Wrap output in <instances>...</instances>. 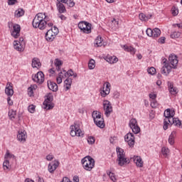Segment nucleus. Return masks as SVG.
<instances>
[{"label": "nucleus", "mask_w": 182, "mask_h": 182, "mask_svg": "<svg viewBox=\"0 0 182 182\" xmlns=\"http://www.w3.org/2000/svg\"><path fill=\"white\" fill-rule=\"evenodd\" d=\"M168 62L171 65L167 63V59H163V67L161 72L162 75H164V76H168L170 72H171V70L176 69V68H177V65L178 64V59H177V55H170L168 57Z\"/></svg>", "instance_id": "1"}, {"label": "nucleus", "mask_w": 182, "mask_h": 182, "mask_svg": "<svg viewBox=\"0 0 182 182\" xmlns=\"http://www.w3.org/2000/svg\"><path fill=\"white\" fill-rule=\"evenodd\" d=\"M46 14L38 13L33 20V28H38V29L43 31L46 28Z\"/></svg>", "instance_id": "2"}, {"label": "nucleus", "mask_w": 182, "mask_h": 182, "mask_svg": "<svg viewBox=\"0 0 182 182\" xmlns=\"http://www.w3.org/2000/svg\"><path fill=\"white\" fill-rule=\"evenodd\" d=\"M117 161L119 166H123L129 164V159L126 157L124 150L120 147H117Z\"/></svg>", "instance_id": "3"}, {"label": "nucleus", "mask_w": 182, "mask_h": 182, "mask_svg": "<svg viewBox=\"0 0 182 182\" xmlns=\"http://www.w3.org/2000/svg\"><path fill=\"white\" fill-rule=\"evenodd\" d=\"M70 76L76 77L77 76V74L75 73L73 70H69L68 72L65 70H63L58 73V75L56 77V82L58 85H60V83H62L63 79H66V77H70Z\"/></svg>", "instance_id": "4"}, {"label": "nucleus", "mask_w": 182, "mask_h": 182, "mask_svg": "<svg viewBox=\"0 0 182 182\" xmlns=\"http://www.w3.org/2000/svg\"><path fill=\"white\" fill-rule=\"evenodd\" d=\"M70 134L72 137H83L84 133L80 129V122H75L73 125H71L70 127Z\"/></svg>", "instance_id": "5"}, {"label": "nucleus", "mask_w": 182, "mask_h": 182, "mask_svg": "<svg viewBox=\"0 0 182 182\" xmlns=\"http://www.w3.org/2000/svg\"><path fill=\"white\" fill-rule=\"evenodd\" d=\"M92 118L94 120V123L100 127V129H105V119L103 117H102V113L97 111H94L92 112Z\"/></svg>", "instance_id": "6"}, {"label": "nucleus", "mask_w": 182, "mask_h": 182, "mask_svg": "<svg viewBox=\"0 0 182 182\" xmlns=\"http://www.w3.org/2000/svg\"><path fill=\"white\" fill-rule=\"evenodd\" d=\"M82 167L87 171H92V169L95 167V159L90 156H86L82 159Z\"/></svg>", "instance_id": "7"}, {"label": "nucleus", "mask_w": 182, "mask_h": 182, "mask_svg": "<svg viewBox=\"0 0 182 182\" xmlns=\"http://www.w3.org/2000/svg\"><path fill=\"white\" fill-rule=\"evenodd\" d=\"M59 33V29L56 26L51 27L46 33V39L49 42H52L55 38H56V35Z\"/></svg>", "instance_id": "8"}, {"label": "nucleus", "mask_w": 182, "mask_h": 182, "mask_svg": "<svg viewBox=\"0 0 182 182\" xmlns=\"http://www.w3.org/2000/svg\"><path fill=\"white\" fill-rule=\"evenodd\" d=\"M78 28L80 29L81 32L84 33H92V24L86 21H80L78 23Z\"/></svg>", "instance_id": "9"}, {"label": "nucleus", "mask_w": 182, "mask_h": 182, "mask_svg": "<svg viewBox=\"0 0 182 182\" xmlns=\"http://www.w3.org/2000/svg\"><path fill=\"white\" fill-rule=\"evenodd\" d=\"M129 127L132 129L134 134H139V133H140V127L137 123V119L132 118L131 120H129Z\"/></svg>", "instance_id": "10"}, {"label": "nucleus", "mask_w": 182, "mask_h": 182, "mask_svg": "<svg viewBox=\"0 0 182 182\" xmlns=\"http://www.w3.org/2000/svg\"><path fill=\"white\" fill-rule=\"evenodd\" d=\"M32 80L33 82H36V83L41 85V83L45 82V75L42 71H39L36 74L32 75Z\"/></svg>", "instance_id": "11"}, {"label": "nucleus", "mask_w": 182, "mask_h": 182, "mask_svg": "<svg viewBox=\"0 0 182 182\" xmlns=\"http://www.w3.org/2000/svg\"><path fill=\"white\" fill-rule=\"evenodd\" d=\"M103 108L105 110V114L108 117L110 116V113L113 112V107H112V103L109 100H105L103 102Z\"/></svg>", "instance_id": "12"}, {"label": "nucleus", "mask_w": 182, "mask_h": 182, "mask_svg": "<svg viewBox=\"0 0 182 182\" xmlns=\"http://www.w3.org/2000/svg\"><path fill=\"white\" fill-rule=\"evenodd\" d=\"M146 35L148 36L152 37V38H159L160 35H161V31H160V28H147L146 31Z\"/></svg>", "instance_id": "13"}, {"label": "nucleus", "mask_w": 182, "mask_h": 182, "mask_svg": "<svg viewBox=\"0 0 182 182\" xmlns=\"http://www.w3.org/2000/svg\"><path fill=\"white\" fill-rule=\"evenodd\" d=\"M124 140L125 141H127V143H128L129 147H133V146H134L135 138L133 133L129 132L128 134H127L124 136Z\"/></svg>", "instance_id": "14"}, {"label": "nucleus", "mask_w": 182, "mask_h": 182, "mask_svg": "<svg viewBox=\"0 0 182 182\" xmlns=\"http://www.w3.org/2000/svg\"><path fill=\"white\" fill-rule=\"evenodd\" d=\"M110 93V83L105 82L103 87L100 89V95L102 97H106Z\"/></svg>", "instance_id": "15"}, {"label": "nucleus", "mask_w": 182, "mask_h": 182, "mask_svg": "<svg viewBox=\"0 0 182 182\" xmlns=\"http://www.w3.org/2000/svg\"><path fill=\"white\" fill-rule=\"evenodd\" d=\"M20 36H21V26H19V24H14L13 30L11 31V36H13V38H15L16 39L17 38H19Z\"/></svg>", "instance_id": "16"}, {"label": "nucleus", "mask_w": 182, "mask_h": 182, "mask_svg": "<svg viewBox=\"0 0 182 182\" xmlns=\"http://www.w3.org/2000/svg\"><path fill=\"white\" fill-rule=\"evenodd\" d=\"M28 135L26 134V131L25 130H19L17 134V140L20 141V143H25L26 141V138Z\"/></svg>", "instance_id": "17"}, {"label": "nucleus", "mask_w": 182, "mask_h": 182, "mask_svg": "<svg viewBox=\"0 0 182 182\" xmlns=\"http://www.w3.org/2000/svg\"><path fill=\"white\" fill-rule=\"evenodd\" d=\"M174 114H176V112L174 109H167L164 111V116L165 119H169L170 120L174 117Z\"/></svg>", "instance_id": "18"}, {"label": "nucleus", "mask_w": 182, "mask_h": 182, "mask_svg": "<svg viewBox=\"0 0 182 182\" xmlns=\"http://www.w3.org/2000/svg\"><path fill=\"white\" fill-rule=\"evenodd\" d=\"M5 93L7 96H14V85L11 82H7L5 88Z\"/></svg>", "instance_id": "19"}, {"label": "nucleus", "mask_w": 182, "mask_h": 182, "mask_svg": "<svg viewBox=\"0 0 182 182\" xmlns=\"http://www.w3.org/2000/svg\"><path fill=\"white\" fill-rule=\"evenodd\" d=\"M59 167V161H54L48 164V171L49 173H54L56 168Z\"/></svg>", "instance_id": "20"}, {"label": "nucleus", "mask_w": 182, "mask_h": 182, "mask_svg": "<svg viewBox=\"0 0 182 182\" xmlns=\"http://www.w3.org/2000/svg\"><path fill=\"white\" fill-rule=\"evenodd\" d=\"M103 46H105V42H103V38H102V36H98L94 41V46L95 48H100Z\"/></svg>", "instance_id": "21"}, {"label": "nucleus", "mask_w": 182, "mask_h": 182, "mask_svg": "<svg viewBox=\"0 0 182 182\" xmlns=\"http://www.w3.org/2000/svg\"><path fill=\"white\" fill-rule=\"evenodd\" d=\"M168 87L171 95H177V93H178V90L177 89V87H174L173 82L170 81L168 82Z\"/></svg>", "instance_id": "22"}, {"label": "nucleus", "mask_w": 182, "mask_h": 182, "mask_svg": "<svg viewBox=\"0 0 182 182\" xmlns=\"http://www.w3.org/2000/svg\"><path fill=\"white\" fill-rule=\"evenodd\" d=\"M105 60L108 62V63H110L111 65H113L114 63H117L119 62V58L113 55H107Z\"/></svg>", "instance_id": "23"}, {"label": "nucleus", "mask_w": 182, "mask_h": 182, "mask_svg": "<svg viewBox=\"0 0 182 182\" xmlns=\"http://www.w3.org/2000/svg\"><path fill=\"white\" fill-rule=\"evenodd\" d=\"M47 85L50 90H52V92H58V84L52 81H48Z\"/></svg>", "instance_id": "24"}, {"label": "nucleus", "mask_w": 182, "mask_h": 182, "mask_svg": "<svg viewBox=\"0 0 182 182\" xmlns=\"http://www.w3.org/2000/svg\"><path fill=\"white\" fill-rule=\"evenodd\" d=\"M14 48L18 52H23V46L18 41H14Z\"/></svg>", "instance_id": "25"}, {"label": "nucleus", "mask_w": 182, "mask_h": 182, "mask_svg": "<svg viewBox=\"0 0 182 182\" xmlns=\"http://www.w3.org/2000/svg\"><path fill=\"white\" fill-rule=\"evenodd\" d=\"M134 163H135L137 167H143V159L140 156H134Z\"/></svg>", "instance_id": "26"}, {"label": "nucleus", "mask_w": 182, "mask_h": 182, "mask_svg": "<svg viewBox=\"0 0 182 182\" xmlns=\"http://www.w3.org/2000/svg\"><path fill=\"white\" fill-rule=\"evenodd\" d=\"M50 98H48L46 100L43 102L44 109H46V110H50V109H53V104L50 102Z\"/></svg>", "instance_id": "27"}, {"label": "nucleus", "mask_w": 182, "mask_h": 182, "mask_svg": "<svg viewBox=\"0 0 182 182\" xmlns=\"http://www.w3.org/2000/svg\"><path fill=\"white\" fill-rule=\"evenodd\" d=\"M57 8L60 14H63L64 12H66V8L65 7V5H63V1H58L57 3Z\"/></svg>", "instance_id": "28"}, {"label": "nucleus", "mask_w": 182, "mask_h": 182, "mask_svg": "<svg viewBox=\"0 0 182 182\" xmlns=\"http://www.w3.org/2000/svg\"><path fill=\"white\" fill-rule=\"evenodd\" d=\"M64 86L65 87L66 92H68V90H69L72 86V78H66V80L64 81Z\"/></svg>", "instance_id": "29"}, {"label": "nucleus", "mask_w": 182, "mask_h": 182, "mask_svg": "<svg viewBox=\"0 0 182 182\" xmlns=\"http://www.w3.org/2000/svg\"><path fill=\"white\" fill-rule=\"evenodd\" d=\"M32 67L33 68H36L37 69H39L41 68V60L39 58H34L32 60Z\"/></svg>", "instance_id": "30"}, {"label": "nucleus", "mask_w": 182, "mask_h": 182, "mask_svg": "<svg viewBox=\"0 0 182 182\" xmlns=\"http://www.w3.org/2000/svg\"><path fill=\"white\" fill-rule=\"evenodd\" d=\"M176 134H177V132L173 131L169 136L168 143L169 144H171V146H173V144H174V138L176 137Z\"/></svg>", "instance_id": "31"}, {"label": "nucleus", "mask_w": 182, "mask_h": 182, "mask_svg": "<svg viewBox=\"0 0 182 182\" xmlns=\"http://www.w3.org/2000/svg\"><path fill=\"white\" fill-rule=\"evenodd\" d=\"M63 65V63L62 60L56 58L54 61V65L56 68V70L59 71L60 70V68H62V65Z\"/></svg>", "instance_id": "32"}, {"label": "nucleus", "mask_w": 182, "mask_h": 182, "mask_svg": "<svg viewBox=\"0 0 182 182\" xmlns=\"http://www.w3.org/2000/svg\"><path fill=\"white\" fill-rule=\"evenodd\" d=\"M124 50L125 52H129L131 55H134L136 53V48L129 46H124Z\"/></svg>", "instance_id": "33"}, {"label": "nucleus", "mask_w": 182, "mask_h": 182, "mask_svg": "<svg viewBox=\"0 0 182 182\" xmlns=\"http://www.w3.org/2000/svg\"><path fill=\"white\" fill-rule=\"evenodd\" d=\"M151 16H152L151 14L146 16V14L141 13L139 14V18L140 21H149V19H150Z\"/></svg>", "instance_id": "34"}, {"label": "nucleus", "mask_w": 182, "mask_h": 182, "mask_svg": "<svg viewBox=\"0 0 182 182\" xmlns=\"http://www.w3.org/2000/svg\"><path fill=\"white\" fill-rule=\"evenodd\" d=\"M171 125V119L168 118H165L164 119V130H167L168 129V126Z\"/></svg>", "instance_id": "35"}, {"label": "nucleus", "mask_w": 182, "mask_h": 182, "mask_svg": "<svg viewBox=\"0 0 182 182\" xmlns=\"http://www.w3.org/2000/svg\"><path fill=\"white\" fill-rule=\"evenodd\" d=\"M23 15H25V11L22 9H18L14 14L16 18H21V16H23Z\"/></svg>", "instance_id": "36"}, {"label": "nucleus", "mask_w": 182, "mask_h": 182, "mask_svg": "<svg viewBox=\"0 0 182 182\" xmlns=\"http://www.w3.org/2000/svg\"><path fill=\"white\" fill-rule=\"evenodd\" d=\"M161 153L164 157H168V156H170V149L166 146H164L161 149Z\"/></svg>", "instance_id": "37"}, {"label": "nucleus", "mask_w": 182, "mask_h": 182, "mask_svg": "<svg viewBox=\"0 0 182 182\" xmlns=\"http://www.w3.org/2000/svg\"><path fill=\"white\" fill-rule=\"evenodd\" d=\"M171 124H174L175 126L180 127V126H181V121H180L178 118H172L171 119Z\"/></svg>", "instance_id": "38"}, {"label": "nucleus", "mask_w": 182, "mask_h": 182, "mask_svg": "<svg viewBox=\"0 0 182 182\" xmlns=\"http://www.w3.org/2000/svg\"><path fill=\"white\" fill-rule=\"evenodd\" d=\"M4 170H11V165L9 164V160L5 159L3 163Z\"/></svg>", "instance_id": "39"}, {"label": "nucleus", "mask_w": 182, "mask_h": 182, "mask_svg": "<svg viewBox=\"0 0 182 182\" xmlns=\"http://www.w3.org/2000/svg\"><path fill=\"white\" fill-rule=\"evenodd\" d=\"M95 68H96V62L95 61V60L91 59L90 60L89 63H88V68L92 70H93Z\"/></svg>", "instance_id": "40"}, {"label": "nucleus", "mask_w": 182, "mask_h": 182, "mask_svg": "<svg viewBox=\"0 0 182 182\" xmlns=\"http://www.w3.org/2000/svg\"><path fill=\"white\" fill-rule=\"evenodd\" d=\"M15 116H16V111H14V109H9V117H10L11 120H14V119H15Z\"/></svg>", "instance_id": "41"}, {"label": "nucleus", "mask_w": 182, "mask_h": 182, "mask_svg": "<svg viewBox=\"0 0 182 182\" xmlns=\"http://www.w3.org/2000/svg\"><path fill=\"white\" fill-rule=\"evenodd\" d=\"M181 36V33L178 31H174L171 35V38L172 39H177L178 38H180Z\"/></svg>", "instance_id": "42"}, {"label": "nucleus", "mask_w": 182, "mask_h": 182, "mask_svg": "<svg viewBox=\"0 0 182 182\" xmlns=\"http://www.w3.org/2000/svg\"><path fill=\"white\" fill-rule=\"evenodd\" d=\"M171 12L173 16H177V15H178V8L173 6L171 10Z\"/></svg>", "instance_id": "43"}, {"label": "nucleus", "mask_w": 182, "mask_h": 182, "mask_svg": "<svg viewBox=\"0 0 182 182\" xmlns=\"http://www.w3.org/2000/svg\"><path fill=\"white\" fill-rule=\"evenodd\" d=\"M110 180L113 182H117V178L116 177V175L112 172H108L107 173Z\"/></svg>", "instance_id": "44"}, {"label": "nucleus", "mask_w": 182, "mask_h": 182, "mask_svg": "<svg viewBox=\"0 0 182 182\" xmlns=\"http://www.w3.org/2000/svg\"><path fill=\"white\" fill-rule=\"evenodd\" d=\"M63 4L67 5V6H68L69 8H73V6H75V1H63Z\"/></svg>", "instance_id": "45"}, {"label": "nucleus", "mask_w": 182, "mask_h": 182, "mask_svg": "<svg viewBox=\"0 0 182 182\" xmlns=\"http://www.w3.org/2000/svg\"><path fill=\"white\" fill-rule=\"evenodd\" d=\"M5 159H15V155L10 154L9 151H6V153L4 156Z\"/></svg>", "instance_id": "46"}, {"label": "nucleus", "mask_w": 182, "mask_h": 182, "mask_svg": "<svg viewBox=\"0 0 182 182\" xmlns=\"http://www.w3.org/2000/svg\"><path fill=\"white\" fill-rule=\"evenodd\" d=\"M149 75H156V68L154 67H151L147 69Z\"/></svg>", "instance_id": "47"}, {"label": "nucleus", "mask_w": 182, "mask_h": 182, "mask_svg": "<svg viewBox=\"0 0 182 182\" xmlns=\"http://www.w3.org/2000/svg\"><path fill=\"white\" fill-rule=\"evenodd\" d=\"M150 102H151V106L153 107V109H156V107L159 106V103H157L156 100H150Z\"/></svg>", "instance_id": "48"}, {"label": "nucleus", "mask_w": 182, "mask_h": 182, "mask_svg": "<svg viewBox=\"0 0 182 182\" xmlns=\"http://www.w3.org/2000/svg\"><path fill=\"white\" fill-rule=\"evenodd\" d=\"M36 107L33 105H29L28 110L30 113H33L36 111Z\"/></svg>", "instance_id": "49"}, {"label": "nucleus", "mask_w": 182, "mask_h": 182, "mask_svg": "<svg viewBox=\"0 0 182 182\" xmlns=\"http://www.w3.org/2000/svg\"><path fill=\"white\" fill-rule=\"evenodd\" d=\"M87 140L88 144H95V137L88 136Z\"/></svg>", "instance_id": "50"}, {"label": "nucleus", "mask_w": 182, "mask_h": 182, "mask_svg": "<svg viewBox=\"0 0 182 182\" xmlns=\"http://www.w3.org/2000/svg\"><path fill=\"white\" fill-rule=\"evenodd\" d=\"M149 96L150 100H156V99H157V94H155L154 92L150 93Z\"/></svg>", "instance_id": "51"}, {"label": "nucleus", "mask_w": 182, "mask_h": 182, "mask_svg": "<svg viewBox=\"0 0 182 182\" xmlns=\"http://www.w3.org/2000/svg\"><path fill=\"white\" fill-rule=\"evenodd\" d=\"M29 96H33V87H30L28 89Z\"/></svg>", "instance_id": "52"}, {"label": "nucleus", "mask_w": 182, "mask_h": 182, "mask_svg": "<svg viewBox=\"0 0 182 182\" xmlns=\"http://www.w3.org/2000/svg\"><path fill=\"white\" fill-rule=\"evenodd\" d=\"M46 160L48 161H52V160H53V155L52 154H48L46 156Z\"/></svg>", "instance_id": "53"}, {"label": "nucleus", "mask_w": 182, "mask_h": 182, "mask_svg": "<svg viewBox=\"0 0 182 182\" xmlns=\"http://www.w3.org/2000/svg\"><path fill=\"white\" fill-rule=\"evenodd\" d=\"M158 42H159V43H166V37H161V38L159 39Z\"/></svg>", "instance_id": "54"}, {"label": "nucleus", "mask_w": 182, "mask_h": 182, "mask_svg": "<svg viewBox=\"0 0 182 182\" xmlns=\"http://www.w3.org/2000/svg\"><path fill=\"white\" fill-rule=\"evenodd\" d=\"M7 103H8V105H9V106H12V105H14V101H12V100H11V97H9L7 98Z\"/></svg>", "instance_id": "55"}, {"label": "nucleus", "mask_w": 182, "mask_h": 182, "mask_svg": "<svg viewBox=\"0 0 182 182\" xmlns=\"http://www.w3.org/2000/svg\"><path fill=\"white\" fill-rule=\"evenodd\" d=\"M62 182H72V181H70V179H69V178H68V177H64V178H63Z\"/></svg>", "instance_id": "56"}, {"label": "nucleus", "mask_w": 182, "mask_h": 182, "mask_svg": "<svg viewBox=\"0 0 182 182\" xmlns=\"http://www.w3.org/2000/svg\"><path fill=\"white\" fill-rule=\"evenodd\" d=\"M46 26H48V28H53V23L50 22L46 21Z\"/></svg>", "instance_id": "57"}, {"label": "nucleus", "mask_w": 182, "mask_h": 182, "mask_svg": "<svg viewBox=\"0 0 182 182\" xmlns=\"http://www.w3.org/2000/svg\"><path fill=\"white\" fill-rule=\"evenodd\" d=\"M49 73H50L51 75H55V68H50L48 70Z\"/></svg>", "instance_id": "58"}, {"label": "nucleus", "mask_w": 182, "mask_h": 182, "mask_svg": "<svg viewBox=\"0 0 182 182\" xmlns=\"http://www.w3.org/2000/svg\"><path fill=\"white\" fill-rule=\"evenodd\" d=\"M16 4V1H8V5H15Z\"/></svg>", "instance_id": "59"}, {"label": "nucleus", "mask_w": 182, "mask_h": 182, "mask_svg": "<svg viewBox=\"0 0 182 182\" xmlns=\"http://www.w3.org/2000/svg\"><path fill=\"white\" fill-rule=\"evenodd\" d=\"M73 181L74 182H79V176H74L73 177Z\"/></svg>", "instance_id": "60"}, {"label": "nucleus", "mask_w": 182, "mask_h": 182, "mask_svg": "<svg viewBox=\"0 0 182 182\" xmlns=\"http://www.w3.org/2000/svg\"><path fill=\"white\" fill-rule=\"evenodd\" d=\"M60 18L62 21H65L66 20V16H63V14H61L60 16Z\"/></svg>", "instance_id": "61"}, {"label": "nucleus", "mask_w": 182, "mask_h": 182, "mask_svg": "<svg viewBox=\"0 0 182 182\" xmlns=\"http://www.w3.org/2000/svg\"><path fill=\"white\" fill-rule=\"evenodd\" d=\"M157 86H161V80H159L156 81Z\"/></svg>", "instance_id": "62"}, {"label": "nucleus", "mask_w": 182, "mask_h": 182, "mask_svg": "<svg viewBox=\"0 0 182 182\" xmlns=\"http://www.w3.org/2000/svg\"><path fill=\"white\" fill-rule=\"evenodd\" d=\"M38 182H45V181L43 180V178H41V177H38Z\"/></svg>", "instance_id": "63"}, {"label": "nucleus", "mask_w": 182, "mask_h": 182, "mask_svg": "<svg viewBox=\"0 0 182 182\" xmlns=\"http://www.w3.org/2000/svg\"><path fill=\"white\" fill-rule=\"evenodd\" d=\"M136 56L138 59H141L143 58V55H141V54H137Z\"/></svg>", "instance_id": "64"}]
</instances>
